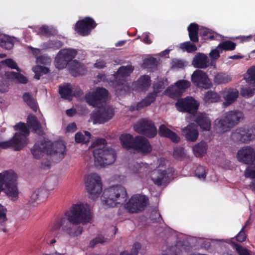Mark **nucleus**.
<instances>
[{
  "mask_svg": "<svg viewBox=\"0 0 255 255\" xmlns=\"http://www.w3.org/2000/svg\"><path fill=\"white\" fill-rule=\"evenodd\" d=\"M65 217L57 218L50 227V231L56 238H59L60 230L71 237L81 235L83 228L74 227L80 224L89 223L92 219L91 213L88 206L82 203L74 204L65 212Z\"/></svg>",
  "mask_w": 255,
  "mask_h": 255,
  "instance_id": "f257e3e1",
  "label": "nucleus"
},
{
  "mask_svg": "<svg viewBox=\"0 0 255 255\" xmlns=\"http://www.w3.org/2000/svg\"><path fill=\"white\" fill-rule=\"evenodd\" d=\"M66 145L62 141L54 142L47 141L40 144L35 143L31 149V152L34 158L39 159L43 153L55 156L58 161L61 160L65 154Z\"/></svg>",
  "mask_w": 255,
  "mask_h": 255,
  "instance_id": "f03ea898",
  "label": "nucleus"
},
{
  "mask_svg": "<svg viewBox=\"0 0 255 255\" xmlns=\"http://www.w3.org/2000/svg\"><path fill=\"white\" fill-rule=\"evenodd\" d=\"M101 198L104 205L115 207L118 204H124L128 199V194L124 186L115 185L105 189Z\"/></svg>",
  "mask_w": 255,
  "mask_h": 255,
  "instance_id": "7ed1b4c3",
  "label": "nucleus"
},
{
  "mask_svg": "<svg viewBox=\"0 0 255 255\" xmlns=\"http://www.w3.org/2000/svg\"><path fill=\"white\" fill-rule=\"evenodd\" d=\"M134 67L131 65L121 66L114 74L115 79L111 81L116 95L121 96L126 94L129 90V87L125 83L128 78L132 73Z\"/></svg>",
  "mask_w": 255,
  "mask_h": 255,
  "instance_id": "20e7f679",
  "label": "nucleus"
},
{
  "mask_svg": "<svg viewBox=\"0 0 255 255\" xmlns=\"http://www.w3.org/2000/svg\"><path fill=\"white\" fill-rule=\"evenodd\" d=\"M93 153L96 164L101 167L113 164L117 158L116 150L111 147L97 148Z\"/></svg>",
  "mask_w": 255,
  "mask_h": 255,
  "instance_id": "39448f33",
  "label": "nucleus"
},
{
  "mask_svg": "<svg viewBox=\"0 0 255 255\" xmlns=\"http://www.w3.org/2000/svg\"><path fill=\"white\" fill-rule=\"evenodd\" d=\"M102 183L100 177L96 173L89 174L86 181V187L91 198L95 199L99 196L102 191Z\"/></svg>",
  "mask_w": 255,
  "mask_h": 255,
  "instance_id": "423d86ee",
  "label": "nucleus"
},
{
  "mask_svg": "<svg viewBox=\"0 0 255 255\" xmlns=\"http://www.w3.org/2000/svg\"><path fill=\"white\" fill-rule=\"evenodd\" d=\"M199 103L194 98L187 96L184 98H180L175 103L177 110L180 112H186L192 115L197 113Z\"/></svg>",
  "mask_w": 255,
  "mask_h": 255,
  "instance_id": "0eeeda50",
  "label": "nucleus"
},
{
  "mask_svg": "<svg viewBox=\"0 0 255 255\" xmlns=\"http://www.w3.org/2000/svg\"><path fill=\"white\" fill-rule=\"evenodd\" d=\"M137 132L148 138L154 137L157 134V129L154 123L149 120L142 119L134 126Z\"/></svg>",
  "mask_w": 255,
  "mask_h": 255,
  "instance_id": "6e6552de",
  "label": "nucleus"
},
{
  "mask_svg": "<svg viewBox=\"0 0 255 255\" xmlns=\"http://www.w3.org/2000/svg\"><path fill=\"white\" fill-rule=\"evenodd\" d=\"M108 91L104 88H97L95 91L85 95L86 102L94 107H99L107 98Z\"/></svg>",
  "mask_w": 255,
  "mask_h": 255,
  "instance_id": "1a4fd4ad",
  "label": "nucleus"
},
{
  "mask_svg": "<svg viewBox=\"0 0 255 255\" xmlns=\"http://www.w3.org/2000/svg\"><path fill=\"white\" fill-rule=\"evenodd\" d=\"M147 201L144 195H135L130 198L125 207L129 213H138L144 210Z\"/></svg>",
  "mask_w": 255,
  "mask_h": 255,
  "instance_id": "9d476101",
  "label": "nucleus"
},
{
  "mask_svg": "<svg viewBox=\"0 0 255 255\" xmlns=\"http://www.w3.org/2000/svg\"><path fill=\"white\" fill-rule=\"evenodd\" d=\"M114 116V109L110 106L99 108L93 112L91 119L94 124H104L110 120Z\"/></svg>",
  "mask_w": 255,
  "mask_h": 255,
  "instance_id": "9b49d317",
  "label": "nucleus"
},
{
  "mask_svg": "<svg viewBox=\"0 0 255 255\" xmlns=\"http://www.w3.org/2000/svg\"><path fill=\"white\" fill-rule=\"evenodd\" d=\"M97 25L93 18L90 17H85L76 23L75 30L79 35L85 36L90 34L91 30L95 28Z\"/></svg>",
  "mask_w": 255,
  "mask_h": 255,
  "instance_id": "f8f14e48",
  "label": "nucleus"
},
{
  "mask_svg": "<svg viewBox=\"0 0 255 255\" xmlns=\"http://www.w3.org/2000/svg\"><path fill=\"white\" fill-rule=\"evenodd\" d=\"M191 81L195 86L200 88L207 89L212 86L207 74L200 69L193 72L191 75Z\"/></svg>",
  "mask_w": 255,
  "mask_h": 255,
  "instance_id": "ddd939ff",
  "label": "nucleus"
},
{
  "mask_svg": "<svg viewBox=\"0 0 255 255\" xmlns=\"http://www.w3.org/2000/svg\"><path fill=\"white\" fill-rule=\"evenodd\" d=\"M238 160L246 164L255 163V151L253 148L247 146L242 147L237 153Z\"/></svg>",
  "mask_w": 255,
  "mask_h": 255,
  "instance_id": "4468645a",
  "label": "nucleus"
},
{
  "mask_svg": "<svg viewBox=\"0 0 255 255\" xmlns=\"http://www.w3.org/2000/svg\"><path fill=\"white\" fill-rule=\"evenodd\" d=\"M18 133H15L13 137L7 141L0 142V147L6 149L12 147L15 151H19L25 146V140L20 137Z\"/></svg>",
  "mask_w": 255,
  "mask_h": 255,
  "instance_id": "2eb2a0df",
  "label": "nucleus"
},
{
  "mask_svg": "<svg viewBox=\"0 0 255 255\" xmlns=\"http://www.w3.org/2000/svg\"><path fill=\"white\" fill-rule=\"evenodd\" d=\"M253 134L249 129L240 128L233 131L231 134V139L236 142L247 143L254 138Z\"/></svg>",
  "mask_w": 255,
  "mask_h": 255,
  "instance_id": "dca6fc26",
  "label": "nucleus"
},
{
  "mask_svg": "<svg viewBox=\"0 0 255 255\" xmlns=\"http://www.w3.org/2000/svg\"><path fill=\"white\" fill-rule=\"evenodd\" d=\"M133 149L143 154H147L152 151V146L149 140L144 137L136 136Z\"/></svg>",
  "mask_w": 255,
  "mask_h": 255,
  "instance_id": "f3484780",
  "label": "nucleus"
},
{
  "mask_svg": "<svg viewBox=\"0 0 255 255\" xmlns=\"http://www.w3.org/2000/svg\"><path fill=\"white\" fill-rule=\"evenodd\" d=\"M226 119L232 128L237 125L244 118V114L240 110L230 111L225 113Z\"/></svg>",
  "mask_w": 255,
  "mask_h": 255,
  "instance_id": "a211bd4d",
  "label": "nucleus"
},
{
  "mask_svg": "<svg viewBox=\"0 0 255 255\" xmlns=\"http://www.w3.org/2000/svg\"><path fill=\"white\" fill-rule=\"evenodd\" d=\"M151 85L150 77L148 75H143L132 83L133 90L136 91H144L147 90Z\"/></svg>",
  "mask_w": 255,
  "mask_h": 255,
  "instance_id": "6ab92c4d",
  "label": "nucleus"
},
{
  "mask_svg": "<svg viewBox=\"0 0 255 255\" xmlns=\"http://www.w3.org/2000/svg\"><path fill=\"white\" fill-rule=\"evenodd\" d=\"M182 132L185 138L189 141H195L197 140L199 132L197 126L191 123L182 129Z\"/></svg>",
  "mask_w": 255,
  "mask_h": 255,
  "instance_id": "aec40b11",
  "label": "nucleus"
},
{
  "mask_svg": "<svg viewBox=\"0 0 255 255\" xmlns=\"http://www.w3.org/2000/svg\"><path fill=\"white\" fill-rule=\"evenodd\" d=\"M195 122L203 130H210L211 128V121L206 114H198L196 116Z\"/></svg>",
  "mask_w": 255,
  "mask_h": 255,
  "instance_id": "412c9836",
  "label": "nucleus"
},
{
  "mask_svg": "<svg viewBox=\"0 0 255 255\" xmlns=\"http://www.w3.org/2000/svg\"><path fill=\"white\" fill-rule=\"evenodd\" d=\"M158 133L160 136L168 138L174 143H178L180 140V137L164 125H161L159 127Z\"/></svg>",
  "mask_w": 255,
  "mask_h": 255,
  "instance_id": "4be33fe9",
  "label": "nucleus"
},
{
  "mask_svg": "<svg viewBox=\"0 0 255 255\" xmlns=\"http://www.w3.org/2000/svg\"><path fill=\"white\" fill-rule=\"evenodd\" d=\"M192 64L195 68L205 69L209 66V60L206 55L199 53L194 57Z\"/></svg>",
  "mask_w": 255,
  "mask_h": 255,
  "instance_id": "5701e85b",
  "label": "nucleus"
},
{
  "mask_svg": "<svg viewBox=\"0 0 255 255\" xmlns=\"http://www.w3.org/2000/svg\"><path fill=\"white\" fill-rule=\"evenodd\" d=\"M86 66L77 60H74L70 68V72L72 75L77 77L79 75H84L87 73Z\"/></svg>",
  "mask_w": 255,
  "mask_h": 255,
  "instance_id": "b1692460",
  "label": "nucleus"
},
{
  "mask_svg": "<svg viewBox=\"0 0 255 255\" xmlns=\"http://www.w3.org/2000/svg\"><path fill=\"white\" fill-rule=\"evenodd\" d=\"M226 119L225 115L221 118L217 119L214 122V128L217 132L224 133L232 128Z\"/></svg>",
  "mask_w": 255,
  "mask_h": 255,
  "instance_id": "393cba45",
  "label": "nucleus"
},
{
  "mask_svg": "<svg viewBox=\"0 0 255 255\" xmlns=\"http://www.w3.org/2000/svg\"><path fill=\"white\" fill-rule=\"evenodd\" d=\"M166 170H157L153 172L151 180L157 186H161L167 181Z\"/></svg>",
  "mask_w": 255,
  "mask_h": 255,
  "instance_id": "a878e982",
  "label": "nucleus"
},
{
  "mask_svg": "<svg viewBox=\"0 0 255 255\" xmlns=\"http://www.w3.org/2000/svg\"><path fill=\"white\" fill-rule=\"evenodd\" d=\"M156 95L155 93H149L141 101L138 102L136 105V110L139 111L143 108L148 107L153 103L156 99Z\"/></svg>",
  "mask_w": 255,
  "mask_h": 255,
  "instance_id": "bb28decb",
  "label": "nucleus"
},
{
  "mask_svg": "<svg viewBox=\"0 0 255 255\" xmlns=\"http://www.w3.org/2000/svg\"><path fill=\"white\" fill-rule=\"evenodd\" d=\"M120 139L124 148L128 149H133L135 137H133L132 135L128 133L122 134Z\"/></svg>",
  "mask_w": 255,
  "mask_h": 255,
  "instance_id": "cd10ccee",
  "label": "nucleus"
},
{
  "mask_svg": "<svg viewBox=\"0 0 255 255\" xmlns=\"http://www.w3.org/2000/svg\"><path fill=\"white\" fill-rule=\"evenodd\" d=\"M14 46L13 37L0 33V46L7 50L12 48Z\"/></svg>",
  "mask_w": 255,
  "mask_h": 255,
  "instance_id": "c85d7f7f",
  "label": "nucleus"
},
{
  "mask_svg": "<svg viewBox=\"0 0 255 255\" xmlns=\"http://www.w3.org/2000/svg\"><path fill=\"white\" fill-rule=\"evenodd\" d=\"M14 128L15 130L20 131L17 133L22 138L25 137V146H26L28 142L27 137L29 135L30 132L26 125L23 123L19 122L14 126Z\"/></svg>",
  "mask_w": 255,
  "mask_h": 255,
  "instance_id": "c756f323",
  "label": "nucleus"
},
{
  "mask_svg": "<svg viewBox=\"0 0 255 255\" xmlns=\"http://www.w3.org/2000/svg\"><path fill=\"white\" fill-rule=\"evenodd\" d=\"M199 25L196 23H191L188 27L189 37L190 40L193 42H198L199 41Z\"/></svg>",
  "mask_w": 255,
  "mask_h": 255,
  "instance_id": "7c9ffc66",
  "label": "nucleus"
},
{
  "mask_svg": "<svg viewBox=\"0 0 255 255\" xmlns=\"http://www.w3.org/2000/svg\"><path fill=\"white\" fill-rule=\"evenodd\" d=\"M27 123L29 128H32L33 131L35 132H38L39 134H42L43 131L41 126L35 116H28Z\"/></svg>",
  "mask_w": 255,
  "mask_h": 255,
  "instance_id": "2f4dec72",
  "label": "nucleus"
},
{
  "mask_svg": "<svg viewBox=\"0 0 255 255\" xmlns=\"http://www.w3.org/2000/svg\"><path fill=\"white\" fill-rule=\"evenodd\" d=\"M207 148V143L204 141H201L193 146L194 154L196 157H202L206 154Z\"/></svg>",
  "mask_w": 255,
  "mask_h": 255,
  "instance_id": "473e14b6",
  "label": "nucleus"
},
{
  "mask_svg": "<svg viewBox=\"0 0 255 255\" xmlns=\"http://www.w3.org/2000/svg\"><path fill=\"white\" fill-rule=\"evenodd\" d=\"M238 96L239 92L237 89H231L228 91L224 96L225 102H224V105L228 106L232 104L236 100Z\"/></svg>",
  "mask_w": 255,
  "mask_h": 255,
  "instance_id": "72a5a7b5",
  "label": "nucleus"
},
{
  "mask_svg": "<svg viewBox=\"0 0 255 255\" xmlns=\"http://www.w3.org/2000/svg\"><path fill=\"white\" fill-rule=\"evenodd\" d=\"M59 92L63 99L71 100L73 97L72 89L69 83L64 86H59Z\"/></svg>",
  "mask_w": 255,
  "mask_h": 255,
  "instance_id": "f704fd0d",
  "label": "nucleus"
},
{
  "mask_svg": "<svg viewBox=\"0 0 255 255\" xmlns=\"http://www.w3.org/2000/svg\"><path fill=\"white\" fill-rule=\"evenodd\" d=\"M22 98L24 102L34 112L37 110V105L36 100L28 92H25L22 95Z\"/></svg>",
  "mask_w": 255,
  "mask_h": 255,
  "instance_id": "c9c22d12",
  "label": "nucleus"
},
{
  "mask_svg": "<svg viewBox=\"0 0 255 255\" xmlns=\"http://www.w3.org/2000/svg\"><path fill=\"white\" fill-rule=\"evenodd\" d=\"M63 45V43L60 40L57 39L49 40L47 42L43 43V47L45 49L58 50L61 48Z\"/></svg>",
  "mask_w": 255,
  "mask_h": 255,
  "instance_id": "e433bc0d",
  "label": "nucleus"
},
{
  "mask_svg": "<svg viewBox=\"0 0 255 255\" xmlns=\"http://www.w3.org/2000/svg\"><path fill=\"white\" fill-rule=\"evenodd\" d=\"M232 80L231 77L228 74L219 72L214 76V82L217 84H226Z\"/></svg>",
  "mask_w": 255,
  "mask_h": 255,
  "instance_id": "4c0bfd02",
  "label": "nucleus"
},
{
  "mask_svg": "<svg viewBox=\"0 0 255 255\" xmlns=\"http://www.w3.org/2000/svg\"><path fill=\"white\" fill-rule=\"evenodd\" d=\"M221 97L216 92L212 90L207 92L204 96V101L206 103H216L220 100Z\"/></svg>",
  "mask_w": 255,
  "mask_h": 255,
  "instance_id": "58836bf2",
  "label": "nucleus"
},
{
  "mask_svg": "<svg viewBox=\"0 0 255 255\" xmlns=\"http://www.w3.org/2000/svg\"><path fill=\"white\" fill-rule=\"evenodd\" d=\"M59 54H62V55L69 62L75 58L77 54V51L76 49H63L59 51Z\"/></svg>",
  "mask_w": 255,
  "mask_h": 255,
  "instance_id": "ea45409f",
  "label": "nucleus"
},
{
  "mask_svg": "<svg viewBox=\"0 0 255 255\" xmlns=\"http://www.w3.org/2000/svg\"><path fill=\"white\" fill-rule=\"evenodd\" d=\"M236 47V43L230 40H226L221 42L218 45L217 48L221 49L222 51L223 50L232 51L235 49Z\"/></svg>",
  "mask_w": 255,
  "mask_h": 255,
  "instance_id": "a19ab883",
  "label": "nucleus"
},
{
  "mask_svg": "<svg viewBox=\"0 0 255 255\" xmlns=\"http://www.w3.org/2000/svg\"><path fill=\"white\" fill-rule=\"evenodd\" d=\"M55 66L59 69H62L65 68L69 63L62 55V54H59V51L55 57Z\"/></svg>",
  "mask_w": 255,
  "mask_h": 255,
  "instance_id": "79ce46f5",
  "label": "nucleus"
},
{
  "mask_svg": "<svg viewBox=\"0 0 255 255\" xmlns=\"http://www.w3.org/2000/svg\"><path fill=\"white\" fill-rule=\"evenodd\" d=\"M33 71L35 73L34 78L39 80L41 76L43 74H46L49 72V68L42 66H36L33 68Z\"/></svg>",
  "mask_w": 255,
  "mask_h": 255,
  "instance_id": "37998d69",
  "label": "nucleus"
},
{
  "mask_svg": "<svg viewBox=\"0 0 255 255\" xmlns=\"http://www.w3.org/2000/svg\"><path fill=\"white\" fill-rule=\"evenodd\" d=\"M180 48L184 51L188 53H191L197 50V48L195 44L190 41H186L180 44Z\"/></svg>",
  "mask_w": 255,
  "mask_h": 255,
  "instance_id": "c03bdc74",
  "label": "nucleus"
},
{
  "mask_svg": "<svg viewBox=\"0 0 255 255\" xmlns=\"http://www.w3.org/2000/svg\"><path fill=\"white\" fill-rule=\"evenodd\" d=\"M230 244L239 255H251L248 250L243 248L241 245L233 241H231Z\"/></svg>",
  "mask_w": 255,
  "mask_h": 255,
  "instance_id": "a18cd8bd",
  "label": "nucleus"
},
{
  "mask_svg": "<svg viewBox=\"0 0 255 255\" xmlns=\"http://www.w3.org/2000/svg\"><path fill=\"white\" fill-rule=\"evenodd\" d=\"M248 77L247 82L249 84H253L255 86V66L251 67L248 70Z\"/></svg>",
  "mask_w": 255,
  "mask_h": 255,
  "instance_id": "49530a36",
  "label": "nucleus"
},
{
  "mask_svg": "<svg viewBox=\"0 0 255 255\" xmlns=\"http://www.w3.org/2000/svg\"><path fill=\"white\" fill-rule=\"evenodd\" d=\"M175 84L177 89L180 91H184L191 85L190 82L184 80H179L177 81Z\"/></svg>",
  "mask_w": 255,
  "mask_h": 255,
  "instance_id": "de8ad7c7",
  "label": "nucleus"
},
{
  "mask_svg": "<svg viewBox=\"0 0 255 255\" xmlns=\"http://www.w3.org/2000/svg\"><path fill=\"white\" fill-rule=\"evenodd\" d=\"M1 63L3 65H5L11 69H16L18 72L20 71L16 62L10 58L6 59L1 61Z\"/></svg>",
  "mask_w": 255,
  "mask_h": 255,
  "instance_id": "09e8293b",
  "label": "nucleus"
},
{
  "mask_svg": "<svg viewBox=\"0 0 255 255\" xmlns=\"http://www.w3.org/2000/svg\"><path fill=\"white\" fill-rule=\"evenodd\" d=\"M140 248L141 244L139 243H135L133 244L130 254L128 251H124L120 255H137Z\"/></svg>",
  "mask_w": 255,
  "mask_h": 255,
  "instance_id": "8fccbe9b",
  "label": "nucleus"
},
{
  "mask_svg": "<svg viewBox=\"0 0 255 255\" xmlns=\"http://www.w3.org/2000/svg\"><path fill=\"white\" fill-rule=\"evenodd\" d=\"M207 171V169L205 166L199 165L197 167L195 174L199 178L205 179L206 177Z\"/></svg>",
  "mask_w": 255,
  "mask_h": 255,
  "instance_id": "3c124183",
  "label": "nucleus"
},
{
  "mask_svg": "<svg viewBox=\"0 0 255 255\" xmlns=\"http://www.w3.org/2000/svg\"><path fill=\"white\" fill-rule=\"evenodd\" d=\"M200 35L205 39L214 40L215 38L212 31L207 28H204L201 30Z\"/></svg>",
  "mask_w": 255,
  "mask_h": 255,
  "instance_id": "603ef678",
  "label": "nucleus"
},
{
  "mask_svg": "<svg viewBox=\"0 0 255 255\" xmlns=\"http://www.w3.org/2000/svg\"><path fill=\"white\" fill-rule=\"evenodd\" d=\"M184 155V148L182 147L178 146L174 148L173 156L175 159H181Z\"/></svg>",
  "mask_w": 255,
  "mask_h": 255,
  "instance_id": "864d4df0",
  "label": "nucleus"
},
{
  "mask_svg": "<svg viewBox=\"0 0 255 255\" xmlns=\"http://www.w3.org/2000/svg\"><path fill=\"white\" fill-rule=\"evenodd\" d=\"M143 65L146 68H154L157 66V61L156 58L150 57L145 59L143 61Z\"/></svg>",
  "mask_w": 255,
  "mask_h": 255,
  "instance_id": "5fc2aeb1",
  "label": "nucleus"
},
{
  "mask_svg": "<svg viewBox=\"0 0 255 255\" xmlns=\"http://www.w3.org/2000/svg\"><path fill=\"white\" fill-rule=\"evenodd\" d=\"M248 221L247 222L246 225L242 228L240 232L235 237L236 240L239 242H243L246 241L247 238V235L245 231V228L248 223Z\"/></svg>",
  "mask_w": 255,
  "mask_h": 255,
  "instance_id": "6e6d98bb",
  "label": "nucleus"
},
{
  "mask_svg": "<svg viewBox=\"0 0 255 255\" xmlns=\"http://www.w3.org/2000/svg\"><path fill=\"white\" fill-rule=\"evenodd\" d=\"M154 92L152 93H155L157 95L158 93L160 92L163 89L165 88L164 82L163 80H158L157 82L153 84Z\"/></svg>",
  "mask_w": 255,
  "mask_h": 255,
  "instance_id": "4d7b16f0",
  "label": "nucleus"
},
{
  "mask_svg": "<svg viewBox=\"0 0 255 255\" xmlns=\"http://www.w3.org/2000/svg\"><path fill=\"white\" fill-rule=\"evenodd\" d=\"M6 212V208L0 204V224L2 226L7 221Z\"/></svg>",
  "mask_w": 255,
  "mask_h": 255,
  "instance_id": "13d9d810",
  "label": "nucleus"
},
{
  "mask_svg": "<svg viewBox=\"0 0 255 255\" xmlns=\"http://www.w3.org/2000/svg\"><path fill=\"white\" fill-rule=\"evenodd\" d=\"M255 89H252L250 87H245L242 89L241 95L245 97H251L255 94Z\"/></svg>",
  "mask_w": 255,
  "mask_h": 255,
  "instance_id": "bf43d9fd",
  "label": "nucleus"
},
{
  "mask_svg": "<svg viewBox=\"0 0 255 255\" xmlns=\"http://www.w3.org/2000/svg\"><path fill=\"white\" fill-rule=\"evenodd\" d=\"M222 51L221 49L217 48L213 49L209 53V57L212 60H216L220 57V53Z\"/></svg>",
  "mask_w": 255,
  "mask_h": 255,
  "instance_id": "052dcab7",
  "label": "nucleus"
},
{
  "mask_svg": "<svg viewBox=\"0 0 255 255\" xmlns=\"http://www.w3.org/2000/svg\"><path fill=\"white\" fill-rule=\"evenodd\" d=\"M150 216L151 220L153 222L161 223V222L163 221V219L160 213L158 211H155Z\"/></svg>",
  "mask_w": 255,
  "mask_h": 255,
  "instance_id": "680f3d73",
  "label": "nucleus"
},
{
  "mask_svg": "<svg viewBox=\"0 0 255 255\" xmlns=\"http://www.w3.org/2000/svg\"><path fill=\"white\" fill-rule=\"evenodd\" d=\"M51 59L49 57L44 55H40L37 57L36 62L38 64L47 65L50 63Z\"/></svg>",
  "mask_w": 255,
  "mask_h": 255,
  "instance_id": "e2e57ef3",
  "label": "nucleus"
},
{
  "mask_svg": "<svg viewBox=\"0 0 255 255\" xmlns=\"http://www.w3.org/2000/svg\"><path fill=\"white\" fill-rule=\"evenodd\" d=\"M39 33L41 35L50 36L52 35L51 31L48 26L43 25L39 28Z\"/></svg>",
  "mask_w": 255,
  "mask_h": 255,
  "instance_id": "0e129e2a",
  "label": "nucleus"
},
{
  "mask_svg": "<svg viewBox=\"0 0 255 255\" xmlns=\"http://www.w3.org/2000/svg\"><path fill=\"white\" fill-rule=\"evenodd\" d=\"M75 140L77 143L88 142L86 141V137L81 132H78L76 133L75 136Z\"/></svg>",
  "mask_w": 255,
  "mask_h": 255,
  "instance_id": "69168bd1",
  "label": "nucleus"
},
{
  "mask_svg": "<svg viewBox=\"0 0 255 255\" xmlns=\"http://www.w3.org/2000/svg\"><path fill=\"white\" fill-rule=\"evenodd\" d=\"M105 242V238L102 236H99L92 240L90 243V246L94 247L98 243H103Z\"/></svg>",
  "mask_w": 255,
  "mask_h": 255,
  "instance_id": "338daca9",
  "label": "nucleus"
},
{
  "mask_svg": "<svg viewBox=\"0 0 255 255\" xmlns=\"http://www.w3.org/2000/svg\"><path fill=\"white\" fill-rule=\"evenodd\" d=\"M246 177L255 178V168L248 167L245 171Z\"/></svg>",
  "mask_w": 255,
  "mask_h": 255,
  "instance_id": "774afa93",
  "label": "nucleus"
}]
</instances>
